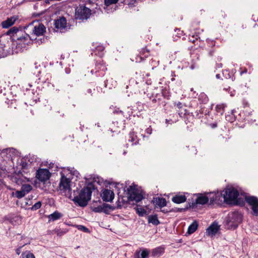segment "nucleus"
I'll use <instances>...</instances> for the list:
<instances>
[{"label":"nucleus","mask_w":258,"mask_h":258,"mask_svg":"<svg viewBox=\"0 0 258 258\" xmlns=\"http://www.w3.org/2000/svg\"><path fill=\"white\" fill-rule=\"evenodd\" d=\"M92 191L90 187L83 188L78 196L75 197L72 200L74 203L81 207H85L91 199Z\"/></svg>","instance_id":"f257e3e1"},{"label":"nucleus","mask_w":258,"mask_h":258,"mask_svg":"<svg viewBox=\"0 0 258 258\" xmlns=\"http://www.w3.org/2000/svg\"><path fill=\"white\" fill-rule=\"evenodd\" d=\"M65 171L60 172L61 178L59 183V188L60 192L69 199L72 198L71 180L70 177L65 175Z\"/></svg>","instance_id":"f03ea898"},{"label":"nucleus","mask_w":258,"mask_h":258,"mask_svg":"<svg viewBox=\"0 0 258 258\" xmlns=\"http://www.w3.org/2000/svg\"><path fill=\"white\" fill-rule=\"evenodd\" d=\"M221 195L223 196L224 201L229 204H239L238 201L239 192L237 190L233 187L226 188L223 191Z\"/></svg>","instance_id":"7ed1b4c3"},{"label":"nucleus","mask_w":258,"mask_h":258,"mask_svg":"<svg viewBox=\"0 0 258 258\" xmlns=\"http://www.w3.org/2000/svg\"><path fill=\"white\" fill-rule=\"evenodd\" d=\"M128 198L132 201L139 202L144 198L140 190L138 189L136 185L130 186L127 188Z\"/></svg>","instance_id":"20e7f679"},{"label":"nucleus","mask_w":258,"mask_h":258,"mask_svg":"<svg viewBox=\"0 0 258 258\" xmlns=\"http://www.w3.org/2000/svg\"><path fill=\"white\" fill-rule=\"evenodd\" d=\"M91 15V10L84 6H79L76 9L75 16L77 19L87 20Z\"/></svg>","instance_id":"39448f33"},{"label":"nucleus","mask_w":258,"mask_h":258,"mask_svg":"<svg viewBox=\"0 0 258 258\" xmlns=\"http://www.w3.org/2000/svg\"><path fill=\"white\" fill-rule=\"evenodd\" d=\"M32 30V34L36 36L42 35L45 32L46 28L43 24L37 21H34L28 26Z\"/></svg>","instance_id":"423d86ee"},{"label":"nucleus","mask_w":258,"mask_h":258,"mask_svg":"<svg viewBox=\"0 0 258 258\" xmlns=\"http://www.w3.org/2000/svg\"><path fill=\"white\" fill-rule=\"evenodd\" d=\"M20 33H22V31L20 32L17 27H13L9 29L6 34L10 35L13 39L17 37L18 40L23 41L24 43L27 42L29 40V36L27 34H25L24 36H20Z\"/></svg>","instance_id":"0eeeda50"},{"label":"nucleus","mask_w":258,"mask_h":258,"mask_svg":"<svg viewBox=\"0 0 258 258\" xmlns=\"http://www.w3.org/2000/svg\"><path fill=\"white\" fill-rule=\"evenodd\" d=\"M241 221V215L237 212H233L229 215L227 224L232 228L235 229Z\"/></svg>","instance_id":"6e6552de"},{"label":"nucleus","mask_w":258,"mask_h":258,"mask_svg":"<svg viewBox=\"0 0 258 258\" xmlns=\"http://www.w3.org/2000/svg\"><path fill=\"white\" fill-rule=\"evenodd\" d=\"M245 201L251 206L253 213L255 215H258V199L255 197H246Z\"/></svg>","instance_id":"1a4fd4ad"},{"label":"nucleus","mask_w":258,"mask_h":258,"mask_svg":"<svg viewBox=\"0 0 258 258\" xmlns=\"http://www.w3.org/2000/svg\"><path fill=\"white\" fill-rule=\"evenodd\" d=\"M50 176V173L46 169H40L37 171L36 177L42 182L47 181Z\"/></svg>","instance_id":"9d476101"},{"label":"nucleus","mask_w":258,"mask_h":258,"mask_svg":"<svg viewBox=\"0 0 258 258\" xmlns=\"http://www.w3.org/2000/svg\"><path fill=\"white\" fill-rule=\"evenodd\" d=\"M19 19L18 16L14 15L8 18L6 20L3 21L1 25L3 28L7 29L13 26Z\"/></svg>","instance_id":"9b49d317"},{"label":"nucleus","mask_w":258,"mask_h":258,"mask_svg":"<svg viewBox=\"0 0 258 258\" xmlns=\"http://www.w3.org/2000/svg\"><path fill=\"white\" fill-rule=\"evenodd\" d=\"M101 196L104 201L111 202L114 199V194L110 189H104L102 191Z\"/></svg>","instance_id":"f8f14e48"},{"label":"nucleus","mask_w":258,"mask_h":258,"mask_svg":"<svg viewBox=\"0 0 258 258\" xmlns=\"http://www.w3.org/2000/svg\"><path fill=\"white\" fill-rule=\"evenodd\" d=\"M55 28L60 31L64 30L67 26V20L65 18L61 17L55 22Z\"/></svg>","instance_id":"ddd939ff"},{"label":"nucleus","mask_w":258,"mask_h":258,"mask_svg":"<svg viewBox=\"0 0 258 258\" xmlns=\"http://www.w3.org/2000/svg\"><path fill=\"white\" fill-rule=\"evenodd\" d=\"M141 250H136L134 258H147L149 254V251L147 249H143Z\"/></svg>","instance_id":"4468645a"},{"label":"nucleus","mask_w":258,"mask_h":258,"mask_svg":"<svg viewBox=\"0 0 258 258\" xmlns=\"http://www.w3.org/2000/svg\"><path fill=\"white\" fill-rule=\"evenodd\" d=\"M108 209H110V206L107 204H103L92 209L93 211L96 213L104 212L106 213Z\"/></svg>","instance_id":"2eb2a0df"},{"label":"nucleus","mask_w":258,"mask_h":258,"mask_svg":"<svg viewBox=\"0 0 258 258\" xmlns=\"http://www.w3.org/2000/svg\"><path fill=\"white\" fill-rule=\"evenodd\" d=\"M219 226L217 224H212L207 230V232L210 236L215 235L219 231Z\"/></svg>","instance_id":"dca6fc26"},{"label":"nucleus","mask_w":258,"mask_h":258,"mask_svg":"<svg viewBox=\"0 0 258 258\" xmlns=\"http://www.w3.org/2000/svg\"><path fill=\"white\" fill-rule=\"evenodd\" d=\"M186 197L184 195H176L173 197L172 201L176 204H180L186 201Z\"/></svg>","instance_id":"f3484780"},{"label":"nucleus","mask_w":258,"mask_h":258,"mask_svg":"<svg viewBox=\"0 0 258 258\" xmlns=\"http://www.w3.org/2000/svg\"><path fill=\"white\" fill-rule=\"evenodd\" d=\"M164 247L159 246L152 249L151 255L153 257H159L162 255L164 253Z\"/></svg>","instance_id":"a211bd4d"},{"label":"nucleus","mask_w":258,"mask_h":258,"mask_svg":"<svg viewBox=\"0 0 258 258\" xmlns=\"http://www.w3.org/2000/svg\"><path fill=\"white\" fill-rule=\"evenodd\" d=\"M62 217V214L61 213L56 211L54 212H53V213L48 215V218L49 219V222H50V221H54L57 220H58V219H60Z\"/></svg>","instance_id":"6ab92c4d"},{"label":"nucleus","mask_w":258,"mask_h":258,"mask_svg":"<svg viewBox=\"0 0 258 258\" xmlns=\"http://www.w3.org/2000/svg\"><path fill=\"white\" fill-rule=\"evenodd\" d=\"M209 201V198L203 195H200L198 197L196 200V204L204 205L207 203Z\"/></svg>","instance_id":"aec40b11"},{"label":"nucleus","mask_w":258,"mask_h":258,"mask_svg":"<svg viewBox=\"0 0 258 258\" xmlns=\"http://www.w3.org/2000/svg\"><path fill=\"white\" fill-rule=\"evenodd\" d=\"M155 205L160 208H162L166 206V201L163 198H157L155 200Z\"/></svg>","instance_id":"412c9836"},{"label":"nucleus","mask_w":258,"mask_h":258,"mask_svg":"<svg viewBox=\"0 0 258 258\" xmlns=\"http://www.w3.org/2000/svg\"><path fill=\"white\" fill-rule=\"evenodd\" d=\"M198 227V223L197 221L193 222L189 226L187 230V233L189 234L195 232Z\"/></svg>","instance_id":"4be33fe9"},{"label":"nucleus","mask_w":258,"mask_h":258,"mask_svg":"<svg viewBox=\"0 0 258 258\" xmlns=\"http://www.w3.org/2000/svg\"><path fill=\"white\" fill-rule=\"evenodd\" d=\"M148 222L155 225H157L160 223L157 216L156 215L149 216L148 217Z\"/></svg>","instance_id":"5701e85b"},{"label":"nucleus","mask_w":258,"mask_h":258,"mask_svg":"<svg viewBox=\"0 0 258 258\" xmlns=\"http://www.w3.org/2000/svg\"><path fill=\"white\" fill-rule=\"evenodd\" d=\"M128 141L131 142L133 145L138 143L137 136L134 132L130 133Z\"/></svg>","instance_id":"b1692460"},{"label":"nucleus","mask_w":258,"mask_h":258,"mask_svg":"<svg viewBox=\"0 0 258 258\" xmlns=\"http://www.w3.org/2000/svg\"><path fill=\"white\" fill-rule=\"evenodd\" d=\"M32 186L29 184H24L21 186V189L26 195L32 190Z\"/></svg>","instance_id":"393cba45"},{"label":"nucleus","mask_w":258,"mask_h":258,"mask_svg":"<svg viewBox=\"0 0 258 258\" xmlns=\"http://www.w3.org/2000/svg\"><path fill=\"white\" fill-rule=\"evenodd\" d=\"M21 222V218L19 216H15L11 219V223L14 225L19 224Z\"/></svg>","instance_id":"a878e982"},{"label":"nucleus","mask_w":258,"mask_h":258,"mask_svg":"<svg viewBox=\"0 0 258 258\" xmlns=\"http://www.w3.org/2000/svg\"><path fill=\"white\" fill-rule=\"evenodd\" d=\"M226 105L224 104H220L216 106V109L217 112H220L221 114L223 113V110Z\"/></svg>","instance_id":"bb28decb"},{"label":"nucleus","mask_w":258,"mask_h":258,"mask_svg":"<svg viewBox=\"0 0 258 258\" xmlns=\"http://www.w3.org/2000/svg\"><path fill=\"white\" fill-rule=\"evenodd\" d=\"M136 211L140 216H143L147 213L146 211L142 208H137Z\"/></svg>","instance_id":"cd10ccee"},{"label":"nucleus","mask_w":258,"mask_h":258,"mask_svg":"<svg viewBox=\"0 0 258 258\" xmlns=\"http://www.w3.org/2000/svg\"><path fill=\"white\" fill-rule=\"evenodd\" d=\"M26 194L23 192V191L21 189V190L16 191L15 192V196L18 198L21 199L24 197Z\"/></svg>","instance_id":"c85d7f7f"},{"label":"nucleus","mask_w":258,"mask_h":258,"mask_svg":"<svg viewBox=\"0 0 258 258\" xmlns=\"http://www.w3.org/2000/svg\"><path fill=\"white\" fill-rule=\"evenodd\" d=\"M41 206V202H38L36 203H35L31 208V209L32 210H37L40 208Z\"/></svg>","instance_id":"c756f323"},{"label":"nucleus","mask_w":258,"mask_h":258,"mask_svg":"<svg viewBox=\"0 0 258 258\" xmlns=\"http://www.w3.org/2000/svg\"><path fill=\"white\" fill-rule=\"evenodd\" d=\"M118 0H104L105 5L109 6L111 5L117 3Z\"/></svg>","instance_id":"7c9ffc66"},{"label":"nucleus","mask_w":258,"mask_h":258,"mask_svg":"<svg viewBox=\"0 0 258 258\" xmlns=\"http://www.w3.org/2000/svg\"><path fill=\"white\" fill-rule=\"evenodd\" d=\"M77 227H78V229L79 230H82V231H83L84 232H89V229L87 227L84 226H83V225H78Z\"/></svg>","instance_id":"2f4dec72"},{"label":"nucleus","mask_w":258,"mask_h":258,"mask_svg":"<svg viewBox=\"0 0 258 258\" xmlns=\"http://www.w3.org/2000/svg\"><path fill=\"white\" fill-rule=\"evenodd\" d=\"M25 258H35L34 254L31 252H28L25 256Z\"/></svg>","instance_id":"473e14b6"},{"label":"nucleus","mask_w":258,"mask_h":258,"mask_svg":"<svg viewBox=\"0 0 258 258\" xmlns=\"http://www.w3.org/2000/svg\"><path fill=\"white\" fill-rule=\"evenodd\" d=\"M146 132L147 134H151V132H152V129L150 128V127H149L148 128L147 130H146Z\"/></svg>","instance_id":"72a5a7b5"},{"label":"nucleus","mask_w":258,"mask_h":258,"mask_svg":"<svg viewBox=\"0 0 258 258\" xmlns=\"http://www.w3.org/2000/svg\"><path fill=\"white\" fill-rule=\"evenodd\" d=\"M16 253L17 254H18V255L20 254V248H18L17 250H16Z\"/></svg>","instance_id":"f704fd0d"},{"label":"nucleus","mask_w":258,"mask_h":258,"mask_svg":"<svg viewBox=\"0 0 258 258\" xmlns=\"http://www.w3.org/2000/svg\"><path fill=\"white\" fill-rule=\"evenodd\" d=\"M247 72V70H245L244 71H242L241 72V75H242L243 73H245Z\"/></svg>","instance_id":"c9c22d12"},{"label":"nucleus","mask_w":258,"mask_h":258,"mask_svg":"<svg viewBox=\"0 0 258 258\" xmlns=\"http://www.w3.org/2000/svg\"><path fill=\"white\" fill-rule=\"evenodd\" d=\"M170 121V120H168V119H166V122L167 123H169V122Z\"/></svg>","instance_id":"e433bc0d"},{"label":"nucleus","mask_w":258,"mask_h":258,"mask_svg":"<svg viewBox=\"0 0 258 258\" xmlns=\"http://www.w3.org/2000/svg\"><path fill=\"white\" fill-rule=\"evenodd\" d=\"M180 106H181V103H179L177 104V106L178 107H180Z\"/></svg>","instance_id":"4c0bfd02"},{"label":"nucleus","mask_w":258,"mask_h":258,"mask_svg":"<svg viewBox=\"0 0 258 258\" xmlns=\"http://www.w3.org/2000/svg\"><path fill=\"white\" fill-rule=\"evenodd\" d=\"M216 77H217V78H219V77H220V75H219V74H217V75H216Z\"/></svg>","instance_id":"58836bf2"},{"label":"nucleus","mask_w":258,"mask_h":258,"mask_svg":"<svg viewBox=\"0 0 258 258\" xmlns=\"http://www.w3.org/2000/svg\"><path fill=\"white\" fill-rule=\"evenodd\" d=\"M88 91L89 93H91V89H89L88 90Z\"/></svg>","instance_id":"ea45409f"},{"label":"nucleus","mask_w":258,"mask_h":258,"mask_svg":"<svg viewBox=\"0 0 258 258\" xmlns=\"http://www.w3.org/2000/svg\"><path fill=\"white\" fill-rule=\"evenodd\" d=\"M121 206H122V205H118V207H120V208Z\"/></svg>","instance_id":"a19ab883"}]
</instances>
